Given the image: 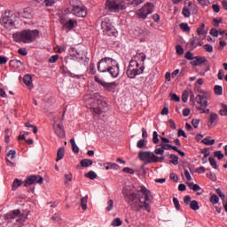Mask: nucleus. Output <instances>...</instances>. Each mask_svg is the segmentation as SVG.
Wrapping results in <instances>:
<instances>
[{
	"label": "nucleus",
	"mask_w": 227,
	"mask_h": 227,
	"mask_svg": "<svg viewBox=\"0 0 227 227\" xmlns=\"http://www.w3.org/2000/svg\"><path fill=\"white\" fill-rule=\"evenodd\" d=\"M122 194L125 202L136 212H139L141 209L148 213L151 212L150 201L153 200V194L145 186H141L137 193H135L130 186H127L122 190Z\"/></svg>",
	"instance_id": "f257e3e1"
},
{
	"label": "nucleus",
	"mask_w": 227,
	"mask_h": 227,
	"mask_svg": "<svg viewBox=\"0 0 227 227\" xmlns=\"http://www.w3.org/2000/svg\"><path fill=\"white\" fill-rule=\"evenodd\" d=\"M145 53H137V55L133 57L132 60L129 62V66L128 67V77L130 79H135L137 75L143 74V72H145Z\"/></svg>",
	"instance_id": "f03ea898"
},
{
	"label": "nucleus",
	"mask_w": 227,
	"mask_h": 227,
	"mask_svg": "<svg viewBox=\"0 0 227 227\" xmlns=\"http://www.w3.org/2000/svg\"><path fill=\"white\" fill-rule=\"evenodd\" d=\"M37 36H39V30H24L13 35V39L17 43H32Z\"/></svg>",
	"instance_id": "7ed1b4c3"
},
{
	"label": "nucleus",
	"mask_w": 227,
	"mask_h": 227,
	"mask_svg": "<svg viewBox=\"0 0 227 227\" xmlns=\"http://www.w3.org/2000/svg\"><path fill=\"white\" fill-rule=\"evenodd\" d=\"M17 21V15L13 14L11 12V11L9 12H5V15H4V17H2V19L0 20V23L2 26H4V27H5L6 29H12L14 27L15 24Z\"/></svg>",
	"instance_id": "20e7f679"
},
{
	"label": "nucleus",
	"mask_w": 227,
	"mask_h": 227,
	"mask_svg": "<svg viewBox=\"0 0 227 227\" xmlns=\"http://www.w3.org/2000/svg\"><path fill=\"white\" fill-rule=\"evenodd\" d=\"M101 29L106 35L116 36V28L112 25L111 20L108 17L101 19Z\"/></svg>",
	"instance_id": "39448f33"
},
{
	"label": "nucleus",
	"mask_w": 227,
	"mask_h": 227,
	"mask_svg": "<svg viewBox=\"0 0 227 227\" xmlns=\"http://www.w3.org/2000/svg\"><path fill=\"white\" fill-rule=\"evenodd\" d=\"M114 67H119L116 60L111 58H104L99 60L98 69L99 73H106L107 69L114 68Z\"/></svg>",
	"instance_id": "423d86ee"
},
{
	"label": "nucleus",
	"mask_w": 227,
	"mask_h": 227,
	"mask_svg": "<svg viewBox=\"0 0 227 227\" xmlns=\"http://www.w3.org/2000/svg\"><path fill=\"white\" fill-rule=\"evenodd\" d=\"M106 8L110 12H119L125 9V2L122 0H107Z\"/></svg>",
	"instance_id": "0eeeda50"
},
{
	"label": "nucleus",
	"mask_w": 227,
	"mask_h": 227,
	"mask_svg": "<svg viewBox=\"0 0 227 227\" xmlns=\"http://www.w3.org/2000/svg\"><path fill=\"white\" fill-rule=\"evenodd\" d=\"M153 4L151 3H146L145 4L136 11V16L140 20H147V16L153 14Z\"/></svg>",
	"instance_id": "6e6552de"
},
{
	"label": "nucleus",
	"mask_w": 227,
	"mask_h": 227,
	"mask_svg": "<svg viewBox=\"0 0 227 227\" xmlns=\"http://www.w3.org/2000/svg\"><path fill=\"white\" fill-rule=\"evenodd\" d=\"M138 159L145 162V164L156 163L159 161V157L151 152L138 153Z\"/></svg>",
	"instance_id": "1a4fd4ad"
},
{
	"label": "nucleus",
	"mask_w": 227,
	"mask_h": 227,
	"mask_svg": "<svg viewBox=\"0 0 227 227\" xmlns=\"http://www.w3.org/2000/svg\"><path fill=\"white\" fill-rule=\"evenodd\" d=\"M6 219H17L16 223H14V227H22V223H24L20 209H16L14 211H11V213H7Z\"/></svg>",
	"instance_id": "9d476101"
},
{
	"label": "nucleus",
	"mask_w": 227,
	"mask_h": 227,
	"mask_svg": "<svg viewBox=\"0 0 227 227\" xmlns=\"http://www.w3.org/2000/svg\"><path fill=\"white\" fill-rule=\"evenodd\" d=\"M71 12H73V14L78 18H85L88 15L86 7L83 5H82V6L81 5H74Z\"/></svg>",
	"instance_id": "9b49d317"
},
{
	"label": "nucleus",
	"mask_w": 227,
	"mask_h": 227,
	"mask_svg": "<svg viewBox=\"0 0 227 227\" xmlns=\"http://www.w3.org/2000/svg\"><path fill=\"white\" fill-rule=\"evenodd\" d=\"M96 101H97V105H98V106L92 107V113L94 114H101L102 107H104L106 105V103L103 102L102 97L98 96V94H96Z\"/></svg>",
	"instance_id": "f8f14e48"
},
{
	"label": "nucleus",
	"mask_w": 227,
	"mask_h": 227,
	"mask_svg": "<svg viewBox=\"0 0 227 227\" xmlns=\"http://www.w3.org/2000/svg\"><path fill=\"white\" fill-rule=\"evenodd\" d=\"M94 81H96L97 83H98L99 85H101L102 87H104L105 89H106L109 91H112V90H114V88H116V82H103L97 75H96V77H94Z\"/></svg>",
	"instance_id": "ddd939ff"
},
{
	"label": "nucleus",
	"mask_w": 227,
	"mask_h": 227,
	"mask_svg": "<svg viewBox=\"0 0 227 227\" xmlns=\"http://www.w3.org/2000/svg\"><path fill=\"white\" fill-rule=\"evenodd\" d=\"M13 15H16L17 17L20 18H23L25 20H31L32 18H34L31 7H26L21 12H17V14Z\"/></svg>",
	"instance_id": "4468645a"
},
{
	"label": "nucleus",
	"mask_w": 227,
	"mask_h": 227,
	"mask_svg": "<svg viewBox=\"0 0 227 227\" xmlns=\"http://www.w3.org/2000/svg\"><path fill=\"white\" fill-rule=\"evenodd\" d=\"M34 184H43V177L40 176H30L27 178V181H25V187L27 185H32Z\"/></svg>",
	"instance_id": "2eb2a0df"
},
{
	"label": "nucleus",
	"mask_w": 227,
	"mask_h": 227,
	"mask_svg": "<svg viewBox=\"0 0 227 227\" xmlns=\"http://www.w3.org/2000/svg\"><path fill=\"white\" fill-rule=\"evenodd\" d=\"M207 96L203 95H197L195 98V101H197V104H200V107H207Z\"/></svg>",
	"instance_id": "dca6fc26"
},
{
	"label": "nucleus",
	"mask_w": 227,
	"mask_h": 227,
	"mask_svg": "<svg viewBox=\"0 0 227 227\" xmlns=\"http://www.w3.org/2000/svg\"><path fill=\"white\" fill-rule=\"evenodd\" d=\"M106 72L109 73L110 76H112L113 79H116L117 77H119L120 68L119 67L107 68Z\"/></svg>",
	"instance_id": "f3484780"
},
{
	"label": "nucleus",
	"mask_w": 227,
	"mask_h": 227,
	"mask_svg": "<svg viewBox=\"0 0 227 227\" xmlns=\"http://www.w3.org/2000/svg\"><path fill=\"white\" fill-rule=\"evenodd\" d=\"M55 134L59 138H65V129L62 124H57L55 128Z\"/></svg>",
	"instance_id": "a211bd4d"
},
{
	"label": "nucleus",
	"mask_w": 227,
	"mask_h": 227,
	"mask_svg": "<svg viewBox=\"0 0 227 227\" xmlns=\"http://www.w3.org/2000/svg\"><path fill=\"white\" fill-rule=\"evenodd\" d=\"M192 66H200L202 64H205V62H207V59H205V57H195L193 59H192Z\"/></svg>",
	"instance_id": "6ab92c4d"
},
{
	"label": "nucleus",
	"mask_w": 227,
	"mask_h": 227,
	"mask_svg": "<svg viewBox=\"0 0 227 227\" xmlns=\"http://www.w3.org/2000/svg\"><path fill=\"white\" fill-rule=\"evenodd\" d=\"M218 120V115L215 113H210V116L207 122V127H212V125L216 124V121Z\"/></svg>",
	"instance_id": "aec40b11"
},
{
	"label": "nucleus",
	"mask_w": 227,
	"mask_h": 227,
	"mask_svg": "<svg viewBox=\"0 0 227 227\" xmlns=\"http://www.w3.org/2000/svg\"><path fill=\"white\" fill-rule=\"evenodd\" d=\"M104 167H105V169H106V170L119 169V165H117L116 163H112V162L104 163Z\"/></svg>",
	"instance_id": "412c9836"
},
{
	"label": "nucleus",
	"mask_w": 227,
	"mask_h": 227,
	"mask_svg": "<svg viewBox=\"0 0 227 227\" xmlns=\"http://www.w3.org/2000/svg\"><path fill=\"white\" fill-rule=\"evenodd\" d=\"M76 25V21L74 20H68L67 23H64L63 29H68L71 30L74 28V27Z\"/></svg>",
	"instance_id": "4be33fe9"
},
{
	"label": "nucleus",
	"mask_w": 227,
	"mask_h": 227,
	"mask_svg": "<svg viewBox=\"0 0 227 227\" xmlns=\"http://www.w3.org/2000/svg\"><path fill=\"white\" fill-rule=\"evenodd\" d=\"M63 157H65V148L60 147L58 149L56 162L62 160Z\"/></svg>",
	"instance_id": "5701e85b"
},
{
	"label": "nucleus",
	"mask_w": 227,
	"mask_h": 227,
	"mask_svg": "<svg viewBox=\"0 0 227 227\" xmlns=\"http://www.w3.org/2000/svg\"><path fill=\"white\" fill-rule=\"evenodd\" d=\"M91 165H93V160L90 159H83L81 160L82 168H90Z\"/></svg>",
	"instance_id": "b1692460"
},
{
	"label": "nucleus",
	"mask_w": 227,
	"mask_h": 227,
	"mask_svg": "<svg viewBox=\"0 0 227 227\" xmlns=\"http://www.w3.org/2000/svg\"><path fill=\"white\" fill-rule=\"evenodd\" d=\"M200 143H202L203 145L210 146V145H215V140H210V137H206L205 138H203L202 141H200Z\"/></svg>",
	"instance_id": "393cba45"
},
{
	"label": "nucleus",
	"mask_w": 227,
	"mask_h": 227,
	"mask_svg": "<svg viewBox=\"0 0 227 227\" xmlns=\"http://www.w3.org/2000/svg\"><path fill=\"white\" fill-rule=\"evenodd\" d=\"M143 3H145V0H128V4L133 6H139Z\"/></svg>",
	"instance_id": "a878e982"
},
{
	"label": "nucleus",
	"mask_w": 227,
	"mask_h": 227,
	"mask_svg": "<svg viewBox=\"0 0 227 227\" xmlns=\"http://www.w3.org/2000/svg\"><path fill=\"white\" fill-rule=\"evenodd\" d=\"M169 163L172 165L177 166L178 165V156L171 154L169 155Z\"/></svg>",
	"instance_id": "bb28decb"
},
{
	"label": "nucleus",
	"mask_w": 227,
	"mask_h": 227,
	"mask_svg": "<svg viewBox=\"0 0 227 227\" xmlns=\"http://www.w3.org/2000/svg\"><path fill=\"white\" fill-rule=\"evenodd\" d=\"M88 196L82 197L81 199V206H82V209L86 210L88 208Z\"/></svg>",
	"instance_id": "cd10ccee"
},
{
	"label": "nucleus",
	"mask_w": 227,
	"mask_h": 227,
	"mask_svg": "<svg viewBox=\"0 0 227 227\" xmlns=\"http://www.w3.org/2000/svg\"><path fill=\"white\" fill-rule=\"evenodd\" d=\"M198 35H205L207 32L205 31V24H201L200 27L197 28Z\"/></svg>",
	"instance_id": "c85d7f7f"
},
{
	"label": "nucleus",
	"mask_w": 227,
	"mask_h": 227,
	"mask_svg": "<svg viewBox=\"0 0 227 227\" xmlns=\"http://www.w3.org/2000/svg\"><path fill=\"white\" fill-rule=\"evenodd\" d=\"M22 184V182L19 179H14L13 184H12V189L13 191H16L19 187H20Z\"/></svg>",
	"instance_id": "c756f323"
},
{
	"label": "nucleus",
	"mask_w": 227,
	"mask_h": 227,
	"mask_svg": "<svg viewBox=\"0 0 227 227\" xmlns=\"http://www.w3.org/2000/svg\"><path fill=\"white\" fill-rule=\"evenodd\" d=\"M189 206L192 211H197L198 209H200V206H198L197 200H192V202H190Z\"/></svg>",
	"instance_id": "7c9ffc66"
},
{
	"label": "nucleus",
	"mask_w": 227,
	"mask_h": 227,
	"mask_svg": "<svg viewBox=\"0 0 227 227\" xmlns=\"http://www.w3.org/2000/svg\"><path fill=\"white\" fill-rule=\"evenodd\" d=\"M23 81H24L25 85L31 86V84H32L31 75H28V74L25 75Z\"/></svg>",
	"instance_id": "2f4dec72"
},
{
	"label": "nucleus",
	"mask_w": 227,
	"mask_h": 227,
	"mask_svg": "<svg viewBox=\"0 0 227 227\" xmlns=\"http://www.w3.org/2000/svg\"><path fill=\"white\" fill-rule=\"evenodd\" d=\"M84 176L90 178V180H94L97 178V174L94 171H89V173L85 174Z\"/></svg>",
	"instance_id": "473e14b6"
},
{
	"label": "nucleus",
	"mask_w": 227,
	"mask_h": 227,
	"mask_svg": "<svg viewBox=\"0 0 227 227\" xmlns=\"http://www.w3.org/2000/svg\"><path fill=\"white\" fill-rule=\"evenodd\" d=\"M172 202L174 203L175 209H176L177 211L181 210V205L179 204V200L176 197H174V199H172Z\"/></svg>",
	"instance_id": "72a5a7b5"
},
{
	"label": "nucleus",
	"mask_w": 227,
	"mask_h": 227,
	"mask_svg": "<svg viewBox=\"0 0 227 227\" xmlns=\"http://www.w3.org/2000/svg\"><path fill=\"white\" fill-rule=\"evenodd\" d=\"M215 94L216 96L223 95V87L221 85H215Z\"/></svg>",
	"instance_id": "f704fd0d"
},
{
	"label": "nucleus",
	"mask_w": 227,
	"mask_h": 227,
	"mask_svg": "<svg viewBox=\"0 0 227 227\" xmlns=\"http://www.w3.org/2000/svg\"><path fill=\"white\" fill-rule=\"evenodd\" d=\"M146 145H147V141L145 139L138 140L137 145V148H139V149H143Z\"/></svg>",
	"instance_id": "c9c22d12"
},
{
	"label": "nucleus",
	"mask_w": 227,
	"mask_h": 227,
	"mask_svg": "<svg viewBox=\"0 0 227 227\" xmlns=\"http://www.w3.org/2000/svg\"><path fill=\"white\" fill-rule=\"evenodd\" d=\"M218 201H220V199L217 197V195L213 194L210 197V203L213 205L218 204Z\"/></svg>",
	"instance_id": "e433bc0d"
},
{
	"label": "nucleus",
	"mask_w": 227,
	"mask_h": 227,
	"mask_svg": "<svg viewBox=\"0 0 227 227\" xmlns=\"http://www.w3.org/2000/svg\"><path fill=\"white\" fill-rule=\"evenodd\" d=\"M122 221L120 220V218H115L114 220L112 221V226L114 227H119L121 226Z\"/></svg>",
	"instance_id": "4c0bfd02"
},
{
	"label": "nucleus",
	"mask_w": 227,
	"mask_h": 227,
	"mask_svg": "<svg viewBox=\"0 0 227 227\" xmlns=\"http://www.w3.org/2000/svg\"><path fill=\"white\" fill-rule=\"evenodd\" d=\"M209 164L210 166L215 168V169H217L218 168V166H217V162L215 161V159L213 158V157H209Z\"/></svg>",
	"instance_id": "58836bf2"
},
{
	"label": "nucleus",
	"mask_w": 227,
	"mask_h": 227,
	"mask_svg": "<svg viewBox=\"0 0 227 227\" xmlns=\"http://www.w3.org/2000/svg\"><path fill=\"white\" fill-rule=\"evenodd\" d=\"M188 99H189V92L187 90H183L182 102L186 103Z\"/></svg>",
	"instance_id": "ea45409f"
},
{
	"label": "nucleus",
	"mask_w": 227,
	"mask_h": 227,
	"mask_svg": "<svg viewBox=\"0 0 227 227\" xmlns=\"http://www.w3.org/2000/svg\"><path fill=\"white\" fill-rule=\"evenodd\" d=\"M70 143H71V146L73 147V152L74 153H79V148H78V146H76L75 141L74 139H71Z\"/></svg>",
	"instance_id": "a19ab883"
},
{
	"label": "nucleus",
	"mask_w": 227,
	"mask_h": 227,
	"mask_svg": "<svg viewBox=\"0 0 227 227\" xmlns=\"http://www.w3.org/2000/svg\"><path fill=\"white\" fill-rule=\"evenodd\" d=\"M25 127L27 128H32L33 129V134L36 135L37 133V127L32 125L30 122H25Z\"/></svg>",
	"instance_id": "79ce46f5"
},
{
	"label": "nucleus",
	"mask_w": 227,
	"mask_h": 227,
	"mask_svg": "<svg viewBox=\"0 0 227 227\" xmlns=\"http://www.w3.org/2000/svg\"><path fill=\"white\" fill-rule=\"evenodd\" d=\"M179 27H181L182 31H184V32L190 31V27L187 23H181V25H179Z\"/></svg>",
	"instance_id": "37998d69"
},
{
	"label": "nucleus",
	"mask_w": 227,
	"mask_h": 227,
	"mask_svg": "<svg viewBox=\"0 0 227 227\" xmlns=\"http://www.w3.org/2000/svg\"><path fill=\"white\" fill-rule=\"evenodd\" d=\"M153 143L154 145H158V143H159V135H158V132H156V131H153Z\"/></svg>",
	"instance_id": "c03bdc74"
},
{
	"label": "nucleus",
	"mask_w": 227,
	"mask_h": 227,
	"mask_svg": "<svg viewBox=\"0 0 227 227\" xmlns=\"http://www.w3.org/2000/svg\"><path fill=\"white\" fill-rule=\"evenodd\" d=\"M154 154L163 156L164 149H162V148H160L159 146H156V148L154 149Z\"/></svg>",
	"instance_id": "a18cd8bd"
},
{
	"label": "nucleus",
	"mask_w": 227,
	"mask_h": 227,
	"mask_svg": "<svg viewBox=\"0 0 227 227\" xmlns=\"http://www.w3.org/2000/svg\"><path fill=\"white\" fill-rule=\"evenodd\" d=\"M160 148L163 149V150H170L171 147H173V145H168V144H163L161 143L160 145H157Z\"/></svg>",
	"instance_id": "49530a36"
},
{
	"label": "nucleus",
	"mask_w": 227,
	"mask_h": 227,
	"mask_svg": "<svg viewBox=\"0 0 227 227\" xmlns=\"http://www.w3.org/2000/svg\"><path fill=\"white\" fill-rule=\"evenodd\" d=\"M215 157H216L218 159V160H221L224 159V154L223 153H221V151H215Z\"/></svg>",
	"instance_id": "de8ad7c7"
},
{
	"label": "nucleus",
	"mask_w": 227,
	"mask_h": 227,
	"mask_svg": "<svg viewBox=\"0 0 227 227\" xmlns=\"http://www.w3.org/2000/svg\"><path fill=\"white\" fill-rule=\"evenodd\" d=\"M223 109L220 110V115L225 116L227 114V106L226 105H221Z\"/></svg>",
	"instance_id": "09e8293b"
},
{
	"label": "nucleus",
	"mask_w": 227,
	"mask_h": 227,
	"mask_svg": "<svg viewBox=\"0 0 227 227\" xmlns=\"http://www.w3.org/2000/svg\"><path fill=\"white\" fill-rule=\"evenodd\" d=\"M203 49H205L206 52H209V53L213 52L212 44H205V45H203Z\"/></svg>",
	"instance_id": "8fccbe9b"
},
{
	"label": "nucleus",
	"mask_w": 227,
	"mask_h": 227,
	"mask_svg": "<svg viewBox=\"0 0 227 227\" xmlns=\"http://www.w3.org/2000/svg\"><path fill=\"white\" fill-rule=\"evenodd\" d=\"M59 59V55H52L50 57V59L48 60L51 64H54L57 62V60Z\"/></svg>",
	"instance_id": "3c124183"
},
{
	"label": "nucleus",
	"mask_w": 227,
	"mask_h": 227,
	"mask_svg": "<svg viewBox=\"0 0 227 227\" xmlns=\"http://www.w3.org/2000/svg\"><path fill=\"white\" fill-rule=\"evenodd\" d=\"M182 14L183 16H184V18H190L189 9H187L186 7H183Z\"/></svg>",
	"instance_id": "603ef678"
},
{
	"label": "nucleus",
	"mask_w": 227,
	"mask_h": 227,
	"mask_svg": "<svg viewBox=\"0 0 227 227\" xmlns=\"http://www.w3.org/2000/svg\"><path fill=\"white\" fill-rule=\"evenodd\" d=\"M112 209H114V200H109V201H107L106 211H112Z\"/></svg>",
	"instance_id": "864d4df0"
},
{
	"label": "nucleus",
	"mask_w": 227,
	"mask_h": 227,
	"mask_svg": "<svg viewBox=\"0 0 227 227\" xmlns=\"http://www.w3.org/2000/svg\"><path fill=\"white\" fill-rule=\"evenodd\" d=\"M122 172H124L125 174H129V175L135 174V170H133L132 168H129L128 167H125L124 169H122Z\"/></svg>",
	"instance_id": "5fc2aeb1"
},
{
	"label": "nucleus",
	"mask_w": 227,
	"mask_h": 227,
	"mask_svg": "<svg viewBox=\"0 0 227 227\" xmlns=\"http://www.w3.org/2000/svg\"><path fill=\"white\" fill-rule=\"evenodd\" d=\"M205 107H207V106H198L197 110L198 111H202L201 114H209L210 110L209 109H206Z\"/></svg>",
	"instance_id": "6e6d98bb"
},
{
	"label": "nucleus",
	"mask_w": 227,
	"mask_h": 227,
	"mask_svg": "<svg viewBox=\"0 0 227 227\" xmlns=\"http://www.w3.org/2000/svg\"><path fill=\"white\" fill-rule=\"evenodd\" d=\"M206 176H207V178H209L213 182H215L216 180L215 175L213 174L212 172L207 173Z\"/></svg>",
	"instance_id": "4d7b16f0"
},
{
	"label": "nucleus",
	"mask_w": 227,
	"mask_h": 227,
	"mask_svg": "<svg viewBox=\"0 0 227 227\" xmlns=\"http://www.w3.org/2000/svg\"><path fill=\"white\" fill-rule=\"evenodd\" d=\"M7 157L11 158L13 160L16 157V151L11 150L7 153Z\"/></svg>",
	"instance_id": "13d9d810"
},
{
	"label": "nucleus",
	"mask_w": 227,
	"mask_h": 227,
	"mask_svg": "<svg viewBox=\"0 0 227 227\" xmlns=\"http://www.w3.org/2000/svg\"><path fill=\"white\" fill-rule=\"evenodd\" d=\"M169 98H171V101L179 102L181 99L176 94H169Z\"/></svg>",
	"instance_id": "bf43d9fd"
},
{
	"label": "nucleus",
	"mask_w": 227,
	"mask_h": 227,
	"mask_svg": "<svg viewBox=\"0 0 227 227\" xmlns=\"http://www.w3.org/2000/svg\"><path fill=\"white\" fill-rule=\"evenodd\" d=\"M184 58H186L187 60H192L196 57H194L192 52L187 51L186 54L184 55Z\"/></svg>",
	"instance_id": "052dcab7"
},
{
	"label": "nucleus",
	"mask_w": 227,
	"mask_h": 227,
	"mask_svg": "<svg viewBox=\"0 0 227 227\" xmlns=\"http://www.w3.org/2000/svg\"><path fill=\"white\" fill-rule=\"evenodd\" d=\"M176 53L177 55H184V48L180 44L176 45Z\"/></svg>",
	"instance_id": "680f3d73"
},
{
	"label": "nucleus",
	"mask_w": 227,
	"mask_h": 227,
	"mask_svg": "<svg viewBox=\"0 0 227 227\" xmlns=\"http://www.w3.org/2000/svg\"><path fill=\"white\" fill-rule=\"evenodd\" d=\"M192 197L191 196H184V199L183 200V202L186 205H189L192 203Z\"/></svg>",
	"instance_id": "e2e57ef3"
},
{
	"label": "nucleus",
	"mask_w": 227,
	"mask_h": 227,
	"mask_svg": "<svg viewBox=\"0 0 227 227\" xmlns=\"http://www.w3.org/2000/svg\"><path fill=\"white\" fill-rule=\"evenodd\" d=\"M215 192L221 198V200H225V194L223 192H221L220 189L215 190Z\"/></svg>",
	"instance_id": "0e129e2a"
},
{
	"label": "nucleus",
	"mask_w": 227,
	"mask_h": 227,
	"mask_svg": "<svg viewBox=\"0 0 227 227\" xmlns=\"http://www.w3.org/2000/svg\"><path fill=\"white\" fill-rule=\"evenodd\" d=\"M210 35H211V36L217 37L218 36V30L216 28H211L210 29Z\"/></svg>",
	"instance_id": "69168bd1"
},
{
	"label": "nucleus",
	"mask_w": 227,
	"mask_h": 227,
	"mask_svg": "<svg viewBox=\"0 0 227 227\" xmlns=\"http://www.w3.org/2000/svg\"><path fill=\"white\" fill-rule=\"evenodd\" d=\"M18 52L21 56H27V54L26 48H20Z\"/></svg>",
	"instance_id": "338daca9"
},
{
	"label": "nucleus",
	"mask_w": 227,
	"mask_h": 227,
	"mask_svg": "<svg viewBox=\"0 0 227 227\" xmlns=\"http://www.w3.org/2000/svg\"><path fill=\"white\" fill-rule=\"evenodd\" d=\"M192 127L197 129L198 125H200V120H198V119L192 120Z\"/></svg>",
	"instance_id": "774afa93"
}]
</instances>
